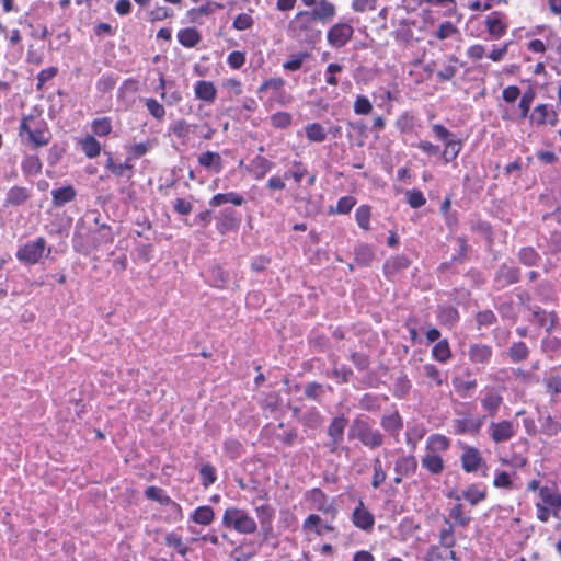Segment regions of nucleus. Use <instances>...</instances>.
Listing matches in <instances>:
<instances>
[{
	"label": "nucleus",
	"mask_w": 561,
	"mask_h": 561,
	"mask_svg": "<svg viewBox=\"0 0 561 561\" xmlns=\"http://www.w3.org/2000/svg\"><path fill=\"white\" fill-rule=\"evenodd\" d=\"M462 468L467 472H474L479 469L482 457L477 448L466 447L461 455Z\"/></svg>",
	"instance_id": "obj_11"
},
{
	"label": "nucleus",
	"mask_w": 561,
	"mask_h": 561,
	"mask_svg": "<svg viewBox=\"0 0 561 561\" xmlns=\"http://www.w3.org/2000/svg\"><path fill=\"white\" fill-rule=\"evenodd\" d=\"M469 359L474 364L485 365L492 356V348L485 344H472L468 351Z\"/></svg>",
	"instance_id": "obj_12"
},
{
	"label": "nucleus",
	"mask_w": 561,
	"mask_h": 561,
	"mask_svg": "<svg viewBox=\"0 0 561 561\" xmlns=\"http://www.w3.org/2000/svg\"><path fill=\"white\" fill-rule=\"evenodd\" d=\"M356 221L358 226L363 229H368L369 227V218H370V210L366 206H360L356 209Z\"/></svg>",
	"instance_id": "obj_46"
},
{
	"label": "nucleus",
	"mask_w": 561,
	"mask_h": 561,
	"mask_svg": "<svg viewBox=\"0 0 561 561\" xmlns=\"http://www.w3.org/2000/svg\"><path fill=\"white\" fill-rule=\"evenodd\" d=\"M179 42L185 47H194L198 44L201 37L195 28H185L178 34Z\"/></svg>",
	"instance_id": "obj_22"
},
{
	"label": "nucleus",
	"mask_w": 561,
	"mask_h": 561,
	"mask_svg": "<svg viewBox=\"0 0 561 561\" xmlns=\"http://www.w3.org/2000/svg\"><path fill=\"white\" fill-rule=\"evenodd\" d=\"M253 25V19L250 14L241 13L233 21V27L238 31L249 30Z\"/></svg>",
	"instance_id": "obj_47"
},
{
	"label": "nucleus",
	"mask_w": 561,
	"mask_h": 561,
	"mask_svg": "<svg viewBox=\"0 0 561 561\" xmlns=\"http://www.w3.org/2000/svg\"><path fill=\"white\" fill-rule=\"evenodd\" d=\"M252 165L256 178L261 179L273 169L274 163L262 156H257L253 159Z\"/></svg>",
	"instance_id": "obj_25"
},
{
	"label": "nucleus",
	"mask_w": 561,
	"mask_h": 561,
	"mask_svg": "<svg viewBox=\"0 0 561 561\" xmlns=\"http://www.w3.org/2000/svg\"><path fill=\"white\" fill-rule=\"evenodd\" d=\"M78 145L81 147L82 151L89 158H94V157L99 156L100 150H101L100 144L92 136H87L85 138L80 139L78 141Z\"/></svg>",
	"instance_id": "obj_21"
},
{
	"label": "nucleus",
	"mask_w": 561,
	"mask_h": 561,
	"mask_svg": "<svg viewBox=\"0 0 561 561\" xmlns=\"http://www.w3.org/2000/svg\"><path fill=\"white\" fill-rule=\"evenodd\" d=\"M450 517L454 518L462 527L467 526L470 522V517L462 512L461 504H457L451 508Z\"/></svg>",
	"instance_id": "obj_49"
},
{
	"label": "nucleus",
	"mask_w": 561,
	"mask_h": 561,
	"mask_svg": "<svg viewBox=\"0 0 561 561\" xmlns=\"http://www.w3.org/2000/svg\"><path fill=\"white\" fill-rule=\"evenodd\" d=\"M417 468V461L413 456H404L397 460L394 471L400 476L413 473Z\"/></svg>",
	"instance_id": "obj_19"
},
{
	"label": "nucleus",
	"mask_w": 561,
	"mask_h": 561,
	"mask_svg": "<svg viewBox=\"0 0 561 561\" xmlns=\"http://www.w3.org/2000/svg\"><path fill=\"white\" fill-rule=\"evenodd\" d=\"M534 116L539 124H545L549 122L552 125H554L556 123V113L553 111H550L548 105L546 104L538 105L534 111Z\"/></svg>",
	"instance_id": "obj_24"
},
{
	"label": "nucleus",
	"mask_w": 561,
	"mask_h": 561,
	"mask_svg": "<svg viewBox=\"0 0 561 561\" xmlns=\"http://www.w3.org/2000/svg\"><path fill=\"white\" fill-rule=\"evenodd\" d=\"M461 149V142L453 137L450 140H447L445 145V150L443 152V158L446 162L453 161L459 153Z\"/></svg>",
	"instance_id": "obj_30"
},
{
	"label": "nucleus",
	"mask_w": 561,
	"mask_h": 561,
	"mask_svg": "<svg viewBox=\"0 0 561 561\" xmlns=\"http://www.w3.org/2000/svg\"><path fill=\"white\" fill-rule=\"evenodd\" d=\"M236 227V219L233 217V211L231 210H225L222 213V218L218 224V230L221 233L227 232L228 230H231Z\"/></svg>",
	"instance_id": "obj_39"
},
{
	"label": "nucleus",
	"mask_w": 561,
	"mask_h": 561,
	"mask_svg": "<svg viewBox=\"0 0 561 561\" xmlns=\"http://www.w3.org/2000/svg\"><path fill=\"white\" fill-rule=\"evenodd\" d=\"M201 165L207 169H211L219 172L222 168V160L219 153L213 151H206L198 157Z\"/></svg>",
	"instance_id": "obj_18"
},
{
	"label": "nucleus",
	"mask_w": 561,
	"mask_h": 561,
	"mask_svg": "<svg viewBox=\"0 0 561 561\" xmlns=\"http://www.w3.org/2000/svg\"><path fill=\"white\" fill-rule=\"evenodd\" d=\"M343 70V67L337 64H330L327 67V83L330 85H337V79L335 77V73L341 72Z\"/></svg>",
	"instance_id": "obj_54"
},
{
	"label": "nucleus",
	"mask_w": 561,
	"mask_h": 561,
	"mask_svg": "<svg viewBox=\"0 0 561 561\" xmlns=\"http://www.w3.org/2000/svg\"><path fill=\"white\" fill-rule=\"evenodd\" d=\"M445 524L448 527L440 531L439 543L447 549H451L456 543V539L454 536V527L451 524H449L448 520H445Z\"/></svg>",
	"instance_id": "obj_32"
},
{
	"label": "nucleus",
	"mask_w": 561,
	"mask_h": 561,
	"mask_svg": "<svg viewBox=\"0 0 561 561\" xmlns=\"http://www.w3.org/2000/svg\"><path fill=\"white\" fill-rule=\"evenodd\" d=\"M528 356V348L525 343L516 342L510 348V357L513 362L524 360Z\"/></svg>",
	"instance_id": "obj_35"
},
{
	"label": "nucleus",
	"mask_w": 561,
	"mask_h": 561,
	"mask_svg": "<svg viewBox=\"0 0 561 561\" xmlns=\"http://www.w3.org/2000/svg\"><path fill=\"white\" fill-rule=\"evenodd\" d=\"M387 474L382 469L381 461L379 458L374 459V477L371 485L377 489L386 480Z\"/></svg>",
	"instance_id": "obj_38"
},
{
	"label": "nucleus",
	"mask_w": 561,
	"mask_h": 561,
	"mask_svg": "<svg viewBox=\"0 0 561 561\" xmlns=\"http://www.w3.org/2000/svg\"><path fill=\"white\" fill-rule=\"evenodd\" d=\"M346 424L347 420L343 416L335 417L331 422L328 428V435L331 438L329 446L331 447L332 451H334L337 448V445L341 443Z\"/></svg>",
	"instance_id": "obj_8"
},
{
	"label": "nucleus",
	"mask_w": 561,
	"mask_h": 561,
	"mask_svg": "<svg viewBox=\"0 0 561 561\" xmlns=\"http://www.w3.org/2000/svg\"><path fill=\"white\" fill-rule=\"evenodd\" d=\"M518 279V272L515 267L503 265L499 268L495 276V282L500 287H505L514 284Z\"/></svg>",
	"instance_id": "obj_15"
},
{
	"label": "nucleus",
	"mask_w": 561,
	"mask_h": 561,
	"mask_svg": "<svg viewBox=\"0 0 561 561\" xmlns=\"http://www.w3.org/2000/svg\"><path fill=\"white\" fill-rule=\"evenodd\" d=\"M21 136L34 148L46 146L49 141V131L32 117L21 123Z\"/></svg>",
	"instance_id": "obj_3"
},
{
	"label": "nucleus",
	"mask_w": 561,
	"mask_h": 561,
	"mask_svg": "<svg viewBox=\"0 0 561 561\" xmlns=\"http://www.w3.org/2000/svg\"><path fill=\"white\" fill-rule=\"evenodd\" d=\"M463 497L471 504L476 505L480 501L484 500L485 492L477 489L476 486H470L468 490L463 492Z\"/></svg>",
	"instance_id": "obj_42"
},
{
	"label": "nucleus",
	"mask_w": 561,
	"mask_h": 561,
	"mask_svg": "<svg viewBox=\"0 0 561 561\" xmlns=\"http://www.w3.org/2000/svg\"><path fill=\"white\" fill-rule=\"evenodd\" d=\"M355 205V199L352 196H345L340 198L336 205V211L339 214H347Z\"/></svg>",
	"instance_id": "obj_55"
},
{
	"label": "nucleus",
	"mask_w": 561,
	"mask_h": 561,
	"mask_svg": "<svg viewBox=\"0 0 561 561\" xmlns=\"http://www.w3.org/2000/svg\"><path fill=\"white\" fill-rule=\"evenodd\" d=\"M174 209L181 215H187L192 210V204L183 198H178L174 202Z\"/></svg>",
	"instance_id": "obj_61"
},
{
	"label": "nucleus",
	"mask_w": 561,
	"mask_h": 561,
	"mask_svg": "<svg viewBox=\"0 0 561 561\" xmlns=\"http://www.w3.org/2000/svg\"><path fill=\"white\" fill-rule=\"evenodd\" d=\"M146 106H147V108H148L149 113H150L153 117H156V118H158V119H161V118L164 116V114H165V111H164L163 105H162V104H160V103H159L157 100H154V99H149V100H147V102H146Z\"/></svg>",
	"instance_id": "obj_48"
},
{
	"label": "nucleus",
	"mask_w": 561,
	"mask_h": 561,
	"mask_svg": "<svg viewBox=\"0 0 561 561\" xmlns=\"http://www.w3.org/2000/svg\"><path fill=\"white\" fill-rule=\"evenodd\" d=\"M214 516V510L210 506H199L194 511L192 519L196 524L209 525L213 522Z\"/></svg>",
	"instance_id": "obj_23"
},
{
	"label": "nucleus",
	"mask_w": 561,
	"mask_h": 561,
	"mask_svg": "<svg viewBox=\"0 0 561 561\" xmlns=\"http://www.w3.org/2000/svg\"><path fill=\"white\" fill-rule=\"evenodd\" d=\"M534 321L541 328H545L547 331L551 330L554 323V319L551 313H548L541 309H536L533 311Z\"/></svg>",
	"instance_id": "obj_27"
},
{
	"label": "nucleus",
	"mask_w": 561,
	"mask_h": 561,
	"mask_svg": "<svg viewBox=\"0 0 561 561\" xmlns=\"http://www.w3.org/2000/svg\"><path fill=\"white\" fill-rule=\"evenodd\" d=\"M28 198V194L25 188L12 187L7 195V204L21 205Z\"/></svg>",
	"instance_id": "obj_28"
},
{
	"label": "nucleus",
	"mask_w": 561,
	"mask_h": 561,
	"mask_svg": "<svg viewBox=\"0 0 561 561\" xmlns=\"http://www.w3.org/2000/svg\"><path fill=\"white\" fill-rule=\"evenodd\" d=\"M376 1L377 0H354L352 7L356 12H365L374 10L376 8Z\"/></svg>",
	"instance_id": "obj_57"
},
{
	"label": "nucleus",
	"mask_w": 561,
	"mask_h": 561,
	"mask_svg": "<svg viewBox=\"0 0 561 561\" xmlns=\"http://www.w3.org/2000/svg\"><path fill=\"white\" fill-rule=\"evenodd\" d=\"M201 478L202 483L205 488L213 484L216 481V473L214 467L208 463L204 465L201 468Z\"/></svg>",
	"instance_id": "obj_44"
},
{
	"label": "nucleus",
	"mask_w": 561,
	"mask_h": 561,
	"mask_svg": "<svg viewBox=\"0 0 561 561\" xmlns=\"http://www.w3.org/2000/svg\"><path fill=\"white\" fill-rule=\"evenodd\" d=\"M541 503L551 508L554 515L561 510V495L556 489L543 486L539 490Z\"/></svg>",
	"instance_id": "obj_10"
},
{
	"label": "nucleus",
	"mask_w": 561,
	"mask_h": 561,
	"mask_svg": "<svg viewBox=\"0 0 561 561\" xmlns=\"http://www.w3.org/2000/svg\"><path fill=\"white\" fill-rule=\"evenodd\" d=\"M245 61L244 55L240 51H233L228 56V64L234 68H240Z\"/></svg>",
	"instance_id": "obj_60"
},
{
	"label": "nucleus",
	"mask_w": 561,
	"mask_h": 561,
	"mask_svg": "<svg viewBox=\"0 0 561 561\" xmlns=\"http://www.w3.org/2000/svg\"><path fill=\"white\" fill-rule=\"evenodd\" d=\"M519 94L520 91L517 87L510 85L503 90L502 96L506 102L512 103L518 99Z\"/></svg>",
	"instance_id": "obj_59"
},
{
	"label": "nucleus",
	"mask_w": 561,
	"mask_h": 561,
	"mask_svg": "<svg viewBox=\"0 0 561 561\" xmlns=\"http://www.w3.org/2000/svg\"><path fill=\"white\" fill-rule=\"evenodd\" d=\"M480 325H490L495 321V316L492 311L480 312L477 317Z\"/></svg>",
	"instance_id": "obj_63"
},
{
	"label": "nucleus",
	"mask_w": 561,
	"mask_h": 561,
	"mask_svg": "<svg viewBox=\"0 0 561 561\" xmlns=\"http://www.w3.org/2000/svg\"><path fill=\"white\" fill-rule=\"evenodd\" d=\"M537 253L531 248L522 249L519 252L520 262L528 266L534 265L537 261Z\"/></svg>",
	"instance_id": "obj_50"
},
{
	"label": "nucleus",
	"mask_w": 561,
	"mask_h": 561,
	"mask_svg": "<svg viewBox=\"0 0 561 561\" xmlns=\"http://www.w3.org/2000/svg\"><path fill=\"white\" fill-rule=\"evenodd\" d=\"M255 511L261 520V524L268 523L274 515V510L267 504L256 506Z\"/></svg>",
	"instance_id": "obj_52"
},
{
	"label": "nucleus",
	"mask_w": 561,
	"mask_h": 561,
	"mask_svg": "<svg viewBox=\"0 0 561 561\" xmlns=\"http://www.w3.org/2000/svg\"><path fill=\"white\" fill-rule=\"evenodd\" d=\"M516 433V427L510 421L492 422L489 434L495 443H504L511 439Z\"/></svg>",
	"instance_id": "obj_7"
},
{
	"label": "nucleus",
	"mask_w": 561,
	"mask_h": 561,
	"mask_svg": "<svg viewBox=\"0 0 561 561\" xmlns=\"http://www.w3.org/2000/svg\"><path fill=\"white\" fill-rule=\"evenodd\" d=\"M457 32V28L450 22H444L437 30L436 36L439 39H446Z\"/></svg>",
	"instance_id": "obj_56"
},
{
	"label": "nucleus",
	"mask_w": 561,
	"mask_h": 561,
	"mask_svg": "<svg viewBox=\"0 0 561 561\" xmlns=\"http://www.w3.org/2000/svg\"><path fill=\"white\" fill-rule=\"evenodd\" d=\"M146 495L148 499L157 501L163 505H168V504L172 503L171 499L164 493V491L157 486H149L146 490Z\"/></svg>",
	"instance_id": "obj_34"
},
{
	"label": "nucleus",
	"mask_w": 561,
	"mask_h": 561,
	"mask_svg": "<svg viewBox=\"0 0 561 561\" xmlns=\"http://www.w3.org/2000/svg\"><path fill=\"white\" fill-rule=\"evenodd\" d=\"M502 402L501 396L495 392H489L482 400L483 408L491 414L494 415Z\"/></svg>",
	"instance_id": "obj_29"
},
{
	"label": "nucleus",
	"mask_w": 561,
	"mask_h": 561,
	"mask_svg": "<svg viewBox=\"0 0 561 561\" xmlns=\"http://www.w3.org/2000/svg\"><path fill=\"white\" fill-rule=\"evenodd\" d=\"M485 25L489 34L493 38H500L506 32V23L504 21V15L499 12H493L486 16Z\"/></svg>",
	"instance_id": "obj_9"
},
{
	"label": "nucleus",
	"mask_w": 561,
	"mask_h": 561,
	"mask_svg": "<svg viewBox=\"0 0 561 561\" xmlns=\"http://www.w3.org/2000/svg\"><path fill=\"white\" fill-rule=\"evenodd\" d=\"M432 354L435 359L443 362V363L446 362L451 356V352H450L449 344H448L447 340L439 341L433 347Z\"/></svg>",
	"instance_id": "obj_31"
},
{
	"label": "nucleus",
	"mask_w": 561,
	"mask_h": 561,
	"mask_svg": "<svg viewBox=\"0 0 561 561\" xmlns=\"http://www.w3.org/2000/svg\"><path fill=\"white\" fill-rule=\"evenodd\" d=\"M448 447H449V440L445 436L435 434V435H432L428 437V440H427L428 451H431V453L445 451L448 449Z\"/></svg>",
	"instance_id": "obj_26"
},
{
	"label": "nucleus",
	"mask_w": 561,
	"mask_h": 561,
	"mask_svg": "<svg viewBox=\"0 0 561 561\" xmlns=\"http://www.w3.org/2000/svg\"><path fill=\"white\" fill-rule=\"evenodd\" d=\"M350 438H356L370 449L380 447L383 444V435L373 428L366 421L356 419L353 421L350 432Z\"/></svg>",
	"instance_id": "obj_1"
},
{
	"label": "nucleus",
	"mask_w": 561,
	"mask_h": 561,
	"mask_svg": "<svg viewBox=\"0 0 561 561\" xmlns=\"http://www.w3.org/2000/svg\"><path fill=\"white\" fill-rule=\"evenodd\" d=\"M433 131L435 133L437 138H439L440 140H444L445 142H447V140H450L453 138L449 130H447L442 125H438V124L434 125Z\"/></svg>",
	"instance_id": "obj_64"
},
{
	"label": "nucleus",
	"mask_w": 561,
	"mask_h": 561,
	"mask_svg": "<svg viewBox=\"0 0 561 561\" xmlns=\"http://www.w3.org/2000/svg\"><path fill=\"white\" fill-rule=\"evenodd\" d=\"M481 424V420L478 419H461L455 421L454 428L456 434L477 433Z\"/></svg>",
	"instance_id": "obj_17"
},
{
	"label": "nucleus",
	"mask_w": 561,
	"mask_h": 561,
	"mask_svg": "<svg viewBox=\"0 0 561 561\" xmlns=\"http://www.w3.org/2000/svg\"><path fill=\"white\" fill-rule=\"evenodd\" d=\"M354 30L346 23H337L328 32V42L333 47H343L352 37Z\"/></svg>",
	"instance_id": "obj_6"
},
{
	"label": "nucleus",
	"mask_w": 561,
	"mask_h": 561,
	"mask_svg": "<svg viewBox=\"0 0 561 561\" xmlns=\"http://www.w3.org/2000/svg\"><path fill=\"white\" fill-rule=\"evenodd\" d=\"M422 466L433 474H438L444 469V461L435 453L427 451L421 460Z\"/></svg>",
	"instance_id": "obj_16"
},
{
	"label": "nucleus",
	"mask_w": 561,
	"mask_h": 561,
	"mask_svg": "<svg viewBox=\"0 0 561 561\" xmlns=\"http://www.w3.org/2000/svg\"><path fill=\"white\" fill-rule=\"evenodd\" d=\"M493 484L496 488H511L512 482H511L510 474L506 472L499 473L495 477Z\"/></svg>",
	"instance_id": "obj_62"
},
{
	"label": "nucleus",
	"mask_w": 561,
	"mask_h": 561,
	"mask_svg": "<svg viewBox=\"0 0 561 561\" xmlns=\"http://www.w3.org/2000/svg\"><path fill=\"white\" fill-rule=\"evenodd\" d=\"M336 10L335 5L327 0H319L312 11H301L295 16L296 21L309 22L310 20L319 21L327 24L333 20Z\"/></svg>",
	"instance_id": "obj_5"
},
{
	"label": "nucleus",
	"mask_w": 561,
	"mask_h": 561,
	"mask_svg": "<svg viewBox=\"0 0 561 561\" xmlns=\"http://www.w3.org/2000/svg\"><path fill=\"white\" fill-rule=\"evenodd\" d=\"M291 122L290 115L287 113H277L272 116V123L275 127L284 128L287 127Z\"/></svg>",
	"instance_id": "obj_58"
},
{
	"label": "nucleus",
	"mask_w": 561,
	"mask_h": 561,
	"mask_svg": "<svg viewBox=\"0 0 561 561\" xmlns=\"http://www.w3.org/2000/svg\"><path fill=\"white\" fill-rule=\"evenodd\" d=\"M381 426L391 434H398L403 426V422L400 415L394 412L382 416Z\"/></svg>",
	"instance_id": "obj_20"
},
{
	"label": "nucleus",
	"mask_w": 561,
	"mask_h": 561,
	"mask_svg": "<svg viewBox=\"0 0 561 561\" xmlns=\"http://www.w3.org/2000/svg\"><path fill=\"white\" fill-rule=\"evenodd\" d=\"M225 527L233 528L240 534H253L256 530L255 520L245 511L238 507H229L222 516Z\"/></svg>",
	"instance_id": "obj_2"
},
{
	"label": "nucleus",
	"mask_w": 561,
	"mask_h": 561,
	"mask_svg": "<svg viewBox=\"0 0 561 561\" xmlns=\"http://www.w3.org/2000/svg\"><path fill=\"white\" fill-rule=\"evenodd\" d=\"M405 196L409 205L412 208H420L426 203V199L423 196L422 192L416 190L407 191Z\"/></svg>",
	"instance_id": "obj_40"
},
{
	"label": "nucleus",
	"mask_w": 561,
	"mask_h": 561,
	"mask_svg": "<svg viewBox=\"0 0 561 561\" xmlns=\"http://www.w3.org/2000/svg\"><path fill=\"white\" fill-rule=\"evenodd\" d=\"M194 91L197 99L210 103L214 102L217 94L214 83L205 80L197 81Z\"/></svg>",
	"instance_id": "obj_13"
},
{
	"label": "nucleus",
	"mask_w": 561,
	"mask_h": 561,
	"mask_svg": "<svg viewBox=\"0 0 561 561\" xmlns=\"http://www.w3.org/2000/svg\"><path fill=\"white\" fill-rule=\"evenodd\" d=\"M371 110L373 105L366 96L359 95L356 98L354 102V111L356 114L366 115L369 114Z\"/></svg>",
	"instance_id": "obj_41"
},
{
	"label": "nucleus",
	"mask_w": 561,
	"mask_h": 561,
	"mask_svg": "<svg viewBox=\"0 0 561 561\" xmlns=\"http://www.w3.org/2000/svg\"><path fill=\"white\" fill-rule=\"evenodd\" d=\"M306 136L311 141L321 142L325 139V131L320 124L313 123L306 127Z\"/></svg>",
	"instance_id": "obj_33"
},
{
	"label": "nucleus",
	"mask_w": 561,
	"mask_h": 561,
	"mask_svg": "<svg viewBox=\"0 0 561 561\" xmlns=\"http://www.w3.org/2000/svg\"><path fill=\"white\" fill-rule=\"evenodd\" d=\"M541 431L548 436H554L559 432V424L550 415H547L541 420Z\"/></svg>",
	"instance_id": "obj_43"
},
{
	"label": "nucleus",
	"mask_w": 561,
	"mask_h": 561,
	"mask_svg": "<svg viewBox=\"0 0 561 561\" xmlns=\"http://www.w3.org/2000/svg\"><path fill=\"white\" fill-rule=\"evenodd\" d=\"M55 206H62L70 201V186H65L51 192Z\"/></svg>",
	"instance_id": "obj_36"
},
{
	"label": "nucleus",
	"mask_w": 561,
	"mask_h": 561,
	"mask_svg": "<svg viewBox=\"0 0 561 561\" xmlns=\"http://www.w3.org/2000/svg\"><path fill=\"white\" fill-rule=\"evenodd\" d=\"M165 543L169 547L175 548L181 556H185L187 552V547L183 543L181 537L174 533L165 536Z\"/></svg>",
	"instance_id": "obj_37"
},
{
	"label": "nucleus",
	"mask_w": 561,
	"mask_h": 561,
	"mask_svg": "<svg viewBox=\"0 0 561 561\" xmlns=\"http://www.w3.org/2000/svg\"><path fill=\"white\" fill-rule=\"evenodd\" d=\"M320 523H321L320 516H318L316 514H311L305 519L302 528L305 530H314L317 535L321 536L322 529L319 528Z\"/></svg>",
	"instance_id": "obj_45"
},
{
	"label": "nucleus",
	"mask_w": 561,
	"mask_h": 561,
	"mask_svg": "<svg viewBox=\"0 0 561 561\" xmlns=\"http://www.w3.org/2000/svg\"><path fill=\"white\" fill-rule=\"evenodd\" d=\"M353 522L358 528L364 530L371 528L374 525L373 515L365 508L362 502L353 512Z\"/></svg>",
	"instance_id": "obj_14"
},
{
	"label": "nucleus",
	"mask_w": 561,
	"mask_h": 561,
	"mask_svg": "<svg viewBox=\"0 0 561 561\" xmlns=\"http://www.w3.org/2000/svg\"><path fill=\"white\" fill-rule=\"evenodd\" d=\"M112 126L108 119H96L93 122V131L98 136H105L111 133Z\"/></svg>",
	"instance_id": "obj_51"
},
{
	"label": "nucleus",
	"mask_w": 561,
	"mask_h": 561,
	"mask_svg": "<svg viewBox=\"0 0 561 561\" xmlns=\"http://www.w3.org/2000/svg\"><path fill=\"white\" fill-rule=\"evenodd\" d=\"M46 251L47 253L50 252L46 248V240L39 237L20 247L16 257L24 264H36L45 256Z\"/></svg>",
	"instance_id": "obj_4"
},
{
	"label": "nucleus",
	"mask_w": 561,
	"mask_h": 561,
	"mask_svg": "<svg viewBox=\"0 0 561 561\" xmlns=\"http://www.w3.org/2000/svg\"><path fill=\"white\" fill-rule=\"evenodd\" d=\"M534 98H535V94L531 91L524 93V95L522 96L518 107L522 112L523 117L527 116Z\"/></svg>",
	"instance_id": "obj_53"
}]
</instances>
